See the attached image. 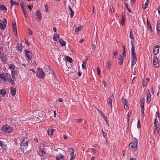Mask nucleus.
<instances>
[{"instance_id":"obj_19","label":"nucleus","mask_w":160,"mask_h":160,"mask_svg":"<svg viewBox=\"0 0 160 160\" xmlns=\"http://www.w3.org/2000/svg\"><path fill=\"white\" fill-rule=\"evenodd\" d=\"M12 27H13V30L14 32L15 33V34L17 35V28L16 27V23H12Z\"/></svg>"},{"instance_id":"obj_12","label":"nucleus","mask_w":160,"mask_h":160,"mask_svg":"<svg viewBox=\"0 0 160 160\" xmlns=\"http://www.w3.org/2000/svg\"><path fill=\"white\" fill-rule=\"evenodd\" d=\"M147 102H148V103L151 101V95L149 90H147Z\"/></svg>"},{"instance_id":"obj_15","label":"nucleus","mask_w":160,"mask_h":160,"mask_svg":"<svg viewBox=\"0 0 160 160\" xmlns=\"http://www.w3.org/2000/svg\"><path fill=\"white\" fill-rule=\"evenodd\" d=\"M112 100L111 98H109L107 101V104L108 105H109L111 107V109H112Z\"/></svg>"},{"instance_id":"obj_39","label":"nucleus","mask_w":160,"mask_h":160,"mask_svg":"<svg viewBox=\"0 0 160 160\" xmlns=\"http://www.w3.org/2000/svg\"><path fill=\"white\" fill-rule=\"evenodd\" d=\"M69 10L70 11L71 13H70V16L71 18L74 15V12L72 10V8H71L70 7H69Z\"/></svg>"},{"instance_id":"obj_45","label":"nucleus","mask_w":160,"mask_h":160,"mask_svg":"<svg viewBox=\"0 0 160 160\" xmlns=\"http://www.w3.org/2000/svg\"><path fill=\"white\" fill-rule=\"evenodd\" d=\"M9 81L10 82H11L12 84H14L15 83V82L14 81L12 80V79L10 77V78H8V79Z\"/></svg>"},{"instance_id":"obj_48","label":"nucleus","mask_w":160,"mask_h":160,"mask_svg":"<svg viewBox=\"0 0 160 160\" xmlns=\"http://www.w3.org/2000/svg\"><path fill=\"white\" fill-rule=\"evenodd\" d=\"M137 127L138 128H139L141 127V125L140 123V122L139 120H138V123H137Z\"/></svg>"},{"instance_id":"obj_7","label":"nucleus","mask_w":160,"mask_h":160,"mask_svg":"<svg viewBox=\"0 0 160 160\" xmlns=\"http://www.w3.org/2000/svg\"><path fill=\"white\" fill-rule=\"evenodd\" d=\"M153 64L154 67L156 68H158L159 66V64L158 61L156 57H154L153 58Z\"/></svg>"},{"instance_id":"obj_14","label":"nucleus","mask_w":160,"mask_h":160,"mask_svg":"<svg viewBox=\"0 0 160 160\" xmlns=\"http://www.w3.org/2000/svg\"><path fill=\"white\" fill-rule=\"evenodd\" d=\"M10 89V92L11 93V95L13 96H15L16 94V88H13V87H11Z\"/></svg>"},{"instance_id":"obj_54","label":"nucleus","mask_w":160,"mask_h":160,"mask_svg":"<svg viewBox=\"0 0 160 160\" xmlns=\"http://www.w3.org/2000/svg\"><path fill=\"white\" fill-rule=\"evenodd\" d=\"M147 6L144 5V4H143L142 5V7L143 8V10H144L145 9L147 8Z\"/></svg>"},{"instance_id":"obj_36","label":"nucleus","mask_w":160,"mask_h":160,"mask_svg":"<svg viewBox=\"0 0 160 160\" xmlns=\"http://www.w3.org/2000/svg\"><path fill=\"white\" fill-rule=\"evenodd\" d=\"M10 2L11 5H18L19 4L16 2H15L13 0H11L10 1Z\"/></svg>"},{"instance_id":"obj_9","label":"nucleus","mask_w":160,"mask_h":160,"mask_svg":"<svg viewBox=\"0 0 160 160\" xmlns=\"http://www.w3.org/2000/svg\"><path fill=\"white\" fill-rule=\"evenodd\" d=\"M35 15L37 17L36 19L38 21H40L42 18V15L40 12L39 11H37L35 13Z\"/></svg>"},{"instance_id":"obj_52","label":"nucleus","mask_w":160,"mask_h":160,"mask_svg":"<svg viewBox=\"0 0 160 160\" xmlns=\"http://www.w3.org/2000/svg\"><path fill=\"white\" fill-rule=\"evenodd\" d=\"M126 6V8L128 10V11L131 12V10L129 9V8L128 7V6L127 3H125Z\"/></svg>"},{"instance_id":"obj_24","label":"nucleus","mask_w":160,"mask_h":160,"mask_svg":"<svg viewBox=\"0 0 160 160\" xmlns=\"http://www.w3.org/2000/svg\"><path fill=\"white\" fill-rule=\"evenodd\" d=\"M82 29V26L78 27L77 28L75 29V32L77 34H78V32L79 31L81 30Z\"/></svg>"},{"instance_id":"obj_40","label":"nucleus","mask_w":160,"mask_h":160,"mask_svg":"<svg viewBox=\"0 0 160 160\" xmlns=\"http://www.w3.org/2000/svg\"><path fill=\"white\" fill-rule=\"evenodd\" d=\"M6 93V91L4 89H2L0 90V94L2 96L5 95Z\"/></svg>"},{"instance_id":"obj_51","label":"nucleus","mask_w":160,"mask_h":160,"mask_svg":"<svg viewBox=\"0 0 160 160\" xmlns=\"http://www.w3.org/2000/svg\"><path fill=\"white\" fill-rule=\"evenodd\" d=\"M124 105V108L125 109L127 110H128L129 108V107L128 104L126 105Z\"/></svg>"},{"instance_id":"obj_20","label":"nucleus","mask_w":160,"mask_h":160,"mask_svg":"<svg viewBox=\"0 0 160 160\" xmlns=\"http://www.w3.org/2000/svg\"><path fill=\"white\" fill-rule=\"evenodd\" d=\"M59 41L60 42L61 45L62 46H65L66 45V42L63 41L62 39H59Z\"/></svg>"},{"instance_id":"obj_32","label":"nucleus","mask_w":160,"mask_h":160,"mask_svg":"<svg viewBox=\"0 0 160 160\" xmlns=\"http://www.w3.org/2000/svg\"><path fill=\"white\" fill-rule=\"evenodd\" d=\"M122 19L121 20V23L122 25H124V22H125V15H122Z\"/></svg>"},{"instance_id":"obj_6","label":"nucleus","mask_w":160,"mask_h":160,"mask_svg":"<svg viewBox=\"0 0 160 160\" xmlns=\"http://www.w3.org/2000/svg\"><path fill=\"white\" fill-rule=\"evenodd\" d=\"M129 147L132 150L135 151L137 150V143L131 142L129 144Z\"/></svg>"},{"instance_id":"obj_31","label":"nucleus","mask_w":160,"mask_h":160,"mask_svg":"<svg viewBox=\"0 0 160 160\" xmlns=\"http://www.w3.org/2000/svg\"><path fill=\"white\" fill-rule=\"evenodd\" d=\"M129 37L130 38L134 39V37H133V34L132 32V31L131 29L130 30V35H129Z\"/></svg>"},{"instance_id":"obj_21","label":"nucleus","mask_w":160,"mask_h":160,"mask_svg":"<svg viewBox=\"0 0 160 160\" xmlns=\"http://www.w3.org/2000/svg\"><path fill=\"white\" fill-rule=\"evenodd\" d=\"M132 63L131 65L132 66H134L137 62V58H132Z\"/></svg>"},{"instance_id":"obj_10","label":"nucleus","mask_w":160,"mask_h":160,"mask_svg":"<svg viewBox=\"0 0 160 160\" xmlns=\"http://www.w3.org/2000/svg\"><path fill=\"white\" fill-rule=\"evenodd\" d=\"M159 47L158 45H156L154 46L153 49V53L154 55H156L159 52Z\"/></svg>"},{"instance_id":"obj_63","label":"nucleus","mask_w":160,"mask_h":160,"mask_svg":"<svg viewBox=\"0 0 160 160\" xmlns=\"http://www.w3.org/2000/svg\"><path fill=\"white\" fill-rule=\"evenodd\" d=\"M102 84L104 85V87L106 86V82L105 80H103L102 81Z\"/></svg>"},{"instance_id":"obj_11","label":"nucleus","mask_w":160,"mask_h":160,"mask_svg":"<svg viewBox=\"0 0 160 160\" xmlns=\"http://www.w3.org/2000/svg\"><path fill=\"white\" fill-rule=\"evenodd\" d=\"M36 113H38V117H37V119L36 118V120L39 121V120H40V121H41V120H43V119H42V112L37 111V112H36Z\"/></svg>"},{"instance_id":"obj_62","label":"nucleus","mask_w":160,"mask_h":160,"mask_svg":"<svg viewBox=\"0 0 160 160\" xmlns=\"http://www.w3.org/2000/svg\"><path fill=\"white\" fill-rule=\"evenodd\" d=\"M110 10H111V12H114V9H113V8L112 7H111L110 6Z\"/></svg>"},{"instance_id":"obj_5","label":"nucleus","mask_w":160,"mask_h":160,"mask_svg":"<svg viewBox=\"0 0 160 160\" xmlns=\"http://www.w3.org/2000/svg\"><path fill=\"white\" fill-rule=\"evenodd\" d=\"M25 56L29 60H31L32 58V53L28 49H26L24 51Z\"/></svg>"},{"instance_id":"obj_3","label":"nucleus","mask_w":160,"mask_h":160,"mask_svg":"<svg viewBox=\"0 0 160 160\" xmlns=\"http://www.w3.org/2000/svg\"><path fill=\"white\" fill-rule=\"evenodd\" d=\"M10 75L7 73H3L0 74V81H3L4 82H7L10 78Z\"/></svg>"},{"instance_id":"obj_22","label":"nucleus","mask_w":160,"mask_h":160,"mask_svg":"<svg viewBox=\"0 0 160 160\" xmlns=\"http://www.w3.org/2000/svg\"><path fill=\"white\" fill-rule=\"evenodd\" d=\"M147 25L148 27L150 29V30L151 31V32H152V26L150 24L149 22L148 21V19H147Z\"/></svg>"},{"instance_id":"obj_29","label":"nucleus","mask_w":160,"mask_h":160,"mask_svg":"<svg viewBox=\"0 0 160 160\" xmlns=\"http://www.w3.org/2000/svg\"><path fill=\"white\" fill-rule=\"evenodd\" d=\"M154 125L155 127H160V124L157 119H155L154 122Z\"/></svg>"},{"instance_id":"obj_13","label":"nucleus","mask_w":160,"mask_h":160,"mask_svg":"<svg viewBox=\"0 0 160 160\" xmlns=\"http://www.w3.org/2000/svg\"><path fill=\"white\" fill-rule=\"evenodd\" d=\"M1 61L4 64H6L7 62V59L6 56H2L0 58Z\"/></svg>"},{"instance_id":"obj_43","label":"nucleus","mask_w":160,"mask_h":160,"mask_svg":"<svg viewBox=\"0 0 160 160\" xmlns=\"http://www.w3.org/2000/svg\"><path fill=\"white\" fill-rule=\"evenodd\" d=\"M86 61H83L82 64V67L83 69H86Z\"/></svg>"},{"instance_id":"obj_1","label":"nucleus","mask_w":160,"mask_h":160,"mask_svg":"<svg viewBox=\"0 0 160 160\" xmlns=\"http://www.w3.org/2000/svg\"><path fill=\"white\" fill-rule=\"evenodd\" d=\"M29 139L27 137L24 138L22 140V143H21V149L24 152V151L26 150L28 146V143Z\"/></svg>"},{"instance_id":"obj_53","label":"nucleus","mask_w":160,"mask_h":160,"mask_svg":"<svg viewBox=\"0 0 160 160\" xmlns=\"http://www.w3.org/2000/svg\"><path fill=\"white\" fill-rule=\"evenodd\" d=\"M131 112H129L128 114H127V116H128V121L129 120V117H130V116L131 115Z\"/></svg>"},{"instance_id":"obj_33","label":"nucleus","mask_w":160,"mask_h":160,"mask_svg":"<svg viewBox=\"0 0 160 160\" xmlns=\"http://www.w3.org/2000/svg\"><path fill=\"white\" fill-rule=\"evenodd\" d=\"M118 62L120 65H122V64L123 62V60L122 56H120L118 59Z\"/></svg>"},{"instance_id":"obj_35","label":"nucleus","mask_w":160,"mask_h":160,"mask_svg":"<svg viewBox=\"0 0 160 160\" xmlns=\"http://www.w3.org/2000/svg\"><path fill=\"white\" fill-rule=\"evenodd\" d=\"M15 67L14 65L11 64L9 65L8 68L12 70H14L15 68Z\"/></svg>"},{"instance_id":"obj_50","label":"nucleus","mask_w":160,"mask_h":160,"mask_svg":"<svg viewBox=\"0 0 160 160\" xmlns=\"http://www.w3.org/2000/svg\"><path fill=\"white\" fill-rule=\"evenodd\" d=\"M83 119H77V122L79 123H81L82 122Z\"/></svg>"},{"instance_id":"obj_38","label":"nucleus","mask_w":160,"mask_h":160,"mask_svg":"<svg viewBox=\"0 0 160 160\" xmlns=\"http://www.w3.org/2000/svg\"><path fill=\"white\" fill-rule=\"evenodd\" d=\"M131 44H132L131 53L134 52L135 50V47L132 41H131Z\"/></svg>"},{"instance_id":"obj_2","label":"nucleus","mask_w":160,"mask_h":160,"mask_svg":"<svg viewBox=\"0 0 160 160\" xmlns=\"http://www.w3.org/2000/svg\"><path fill=\"white\" fill-rule=\"evenodd\" d=\"M36 75L39 78L42 79L45 77V74L42 69L38 68L37 70Z\"/></svg>"},{"instance_id":"obj_16","label":"nucleus","mask_w":160,"mask_h":160,"mask_svg":"<svg viewBox=\"0 0 160 160\" xmlns=\"http://www.w3.org/2000/svg\"><path fill=\"white\" fill-rule=\"evenodd\" d=\"M56 159L57 160H64V158L62 155L60 154L57 156Z\"/></svg>"},{"instance_id":"obj_28","label":"nucleus","mask_w":160,"mask_h":160,"mask_svg":"<svg viewBox=\"0 0 160 160\" xmlns=\"http://www.w3.org/2000/svg\"><path fill=\"white\" fill-rule=\"evenodd\" d=\"M158 23L159 24V22H157L156 28L158 34L160 36V27H159Z\"/></svg>"},{"instance_id":"obj_37","label":"nucleus","mask_w":160,"mask_h":160,"mask_svg":"<svg viewBox=\"0 0 160 160\" xmlns=\"http://www.w3.org/2000/svg\"><path fill=\"white\" fill-rule=\"evenodd\" d=\"M141 103V107H144V99L143 98H141L140 100Z\"/></svg>"},{"instance_id":"obj_26","label":"nucleus","mask_w":160,"mask_h":160,"mask_svg":"<svg viewBox=\"0 0 160 160\" xmlns=\"http://www.w3.org/2000/svg\"><path fill=\"white\" fill-rule=\"evenodd\" d=\"M149 82V79H144L142 82V85L143 86H145L147 83Z\"/></svg>"},{"instance_id":"obj_55","label":"nucleus","mask_w":160,"mask_h":160,"mask_svg":"<svg viewBox=\"0 0 160 160\" xmlns=\"http://www.w3.org/2000/svg\"><path fill=\"white\" fill-rule=\"evenodd\" d=\"M141 113L142 114H144V107H141Z\"/></svg>"},{"instance_id":"obj_27","label":"nucleus","mask_w":160,"mask_h":160,"mask_svg":"<svg viewBox=\"0 0 160 160\" xmlns=\"http://www.w3.org/2000/svg\"><path fill=\"white\" fill-rule=\"evenodd\" d=\"M2 23V21L0 20V29H1L2 30H3L5 28L6 25L3 24Z\"/></svg>"},{"instance_id":"obj_17","label":"nucleus","mask_w":160,"mask_h":160,"mask_svg":"<svg viewBox=\"0 0 160 160\" xmlns=\"http://www.w3.org/2000/svg\"><path fill=\"white\" fill-rule=\"evenodd\" d=\"M38 154L39 155L44 156L46 155V154L44 151L42 149H40L39 151Z\"/></svg>"},{"instance_id":"obj_57","label":"nucleus","mask_w":160,"mask_h":160,"mask_svg":"<svg viewBox=\"0 0 160 160\" xmlns=\"http://www.w3.org/2000/svg\"><path fill=\"white\" fill-rule=\"evenodd\" d=\"M15 71H14V70H12L11 71V74L12 77H13L14 76V74H15Z\"/></svg>"},{"instance_id":"obj_18","label":"nucleus","mask_w":160,"mask_h":160,"mask_svg":"<svg viewBox=\"0 0 160 160\" xmlns=\"http://www.w3.org/2000/svg\"><path fill=\"white\" fill-rule=\"evenodd\" d=\"M0 146L2 148L6 149L7 148V145L5 143L2 141H0Z\"/></svg>"},{"instance_id":"obj_64","label":"nucleus","mask_w":160,"mask_h":160,"mask_svg":"<svg viewBox=\"0 0 160 160\" xmlns=\"http://www.w3.org/2000/svg\"><path fill=\"white\" fill-rule=\"evenodd\" d=\"M3 22L4 23V24L5 25L7 23V20L6 19H3Z\"/></svg>"},{"instance_id":"obj_46","label":"nucleus","mask_w":160,"mask_h":160,"mask_svg":"<svg viewBox=\"0 0 160 160\" xmlns=\"http://www.w3.org/2000/svg\"><path fill=\"white\" fill-rule=\"evenodd\" d=\"M114 58H116V56L118 55V52L116 51H113V53Z\"/></svg>"},{"instance_id":"obj_44","label":"nucleus","mask_w":160,"mask_h":160,"mask_svg":"<svg viewBox=\"0 0 160 160\" xmlns=\"http://www.w3.org/2000/svg\"><path fill=\"white\" fill-rule=\"evenodd\" d=\"M53 131V129H52L50 130L49 131H48V135L50 136H51L52 134Z\"/></svg>"},{"instance_id":"obj_41","label":"nucleus","mask_w":160,"mask_h":160,"mask_svg":"<svg viewBox=\"0 0 160 160\" xmlns=\"http://www.w3.org/2000/svg\"><path fill=\"white\" fill-rule=\"evenodd\" d=\"M122 102L123 105H126L128 103L127 101L126 100V99H124L123 98H122Z\"/></svg>"},{"instance_id":"obj_25","label":"nucleus","mask_w":160,"mask_h":160,"mask_svg":"<svg viewBox=\"0 0 160 160\" xmlns=\"http://www.w3.org/2000/svg\"><path fill=\"white\" fill-rule=\"evenodd\" d=\"M159 127H155V130L154 132V133L155 134H158L159 132Z\"/></svg>"},{"instance_id":"obj_60","label":"nucleus","mask_w":160,"mask_h":160,"mask_svg":"<svg viewBox=\"0 0 160 160\" xmlns=\"http://www.w3.org/2000/svg\"><path fill=\"white\" fill-rule=\"evenodd\" d=\"M28 30L29 31V34L30 35H31L32 33V31L29 29H28Z\"/></svg>"},{"instance_id":"obj_56","label":"nucleus","mask_w":160,"mask_h":160,"mask_svg":"<svg viewBox=\"0 0 160 160\" xmlns=\"http://www.w3.org/2000/svg\"><path fill=\"white\" fill-rule=\"evenodd\" d=\"M138 140H137V139L136 138H134L133 140V142L134 143H137V144L138 145Z\"/></svg>"},{"instance_id":"obj_4","label":"nucleus","mask_w":160,"mask_h":160,"mask_svg":"<svg viewBox=\"0 0 160 160\" xmlns=\"http://www.w3.org/2000/svg\"><path fill=\"white\" fill-rule=\"evenodd\" d=\"M2 130L7 133H10L12 132L13 130V129L10 126L8 125H4L2 128Z\"/></svg>"},{"instance_id":"obj_42","label":"nucleus","mask_w":160,"mask_h":160,"mask_svg":"<svg viewBox=\"0 0 160 160\" xmlns=\"http://www.w3.org/2000/svg\"><path fill=\"white\" fill-rule=\"evenodd\" d=\"M66 59L67 61L71 63L72 62V59L71 58H70L68 56H67L66 57Z\"/></svg>"},{"instance_id":"obj_58","label":"nucleus","mask_w":160,"mask_h":160,"mask_svg":"<svg viewBox=\"0 0 160 160\" xmlns=\"http://www.w3.org/2000/svg\"><path fill=\"white\" fill-rule=\"evenodd\" d=\"M122 55L124 57H125L126 56V51L125 49H124V50H123V52H122Z\"/></svg>"},{"instance_id":"obj_23","label":"nucleus","mask_w":160,"mask_h":160,"mask_svg":"<svg viewBox=\"0 0 160 160\" xmlns=\"http://www.w3.org/2000/svg\"><path fill=\"white\" fill-rule=\"evenodd\" d=\"M59 38V35L58 34H54L53 37V39L55 41H57Z\"/></svg>"},{"instance_id":"obj_61","label":"nucleus","mask_w":160,"mask_h":160,"mask_svg":"<svg viewBox=\"0 0 160 160\" xmlns=\"http://www.w3.org/2000/svg\"><path fill=\"white\" fill-rule=\"evenodd\" d=\"M97 71L98 72V75H99L100 74V71L99 69V68L98 67H97Z\"/></svg>"},{"instance_id":"obj_49","label":"nucleus","mask_w":160,"mask_h":160,"mask_svg":"<svg viewBox=\"0 0 160 160\" xmlns=\"http://www.w3.org/2000/svg\"><path fill=\"white\" fill-rule=\"evenodd\" d=\"M23 11L24 13V16L25 17H28V15L27 13L24 10V9H23Z\"/></svg>"},{"instance_id":"obj_47","label":"nucleus","mask_w":160,"mask_h":160,"mask_svg":"<svg viewBox=\"0 0 160 160\" xmlns=\"http://www.w3.org/2000/svg\"><path fill=\"white\" fill-rule=\"evenodd\" d=\"M131 55L132 58H137L136 54L134 52L131 53Z\"/></svg>"},{"instance_id":"obj_8","label":"nucleus","mask_w":160,"mask_h":160,"mask_svg":"<svg viewBox=\"0 0 160 160\" xmlns=\"http://www.w3.org/2000/svg\"><path fill=\"white\" fill-rule=\"evenodd\" d=\"M74 149L72 148H71L70 149V152H71L70 156L71 157L70 158V160H72L75 157V154H74Z\"/></svg>"},{"instance_id":"obj_30","label":"nucleus","mask_w":160,"mask_h":160,"mask_svg":"<svg viewBox=\"0 0 160 160\" xmlns=\"http://www.w3.org/2000/svg\"><path fill=\"white\" fill-rule=\"evenodd\" d=\"M0 10L7 11V8L4 5H0Z\"/></svg>"},{"instance_id":"obj_34","label":"nucleus","mask_w":160,"mask_h":160,"mask_svg":"<svg viewBox=\"0 0 160 160\" xmlns=\"http://www.w3.org/2000/svg\"><path fill=\"white\" fill-rule=\"evenodd\" d=\"M111 64L112 63L111 62V61L110 60H109L108 61V63L107 65V68L109 69L110 68Z\"/></svg>"},{"instance_id":"obj_59","label":"nucleus","mask_w":160,"mask_h":160,"mask_svg":"<svg viewBox=\"0 0 160 160\" xmlns=\"http://www.w3.org/2000/svg\"><path fill=\"white\" fill-rule=\"evenodd\" d=\"M104 119L105 122H106L107 124H108V121L107 118L106 117Z\"/></svg>"}]
</instances>
